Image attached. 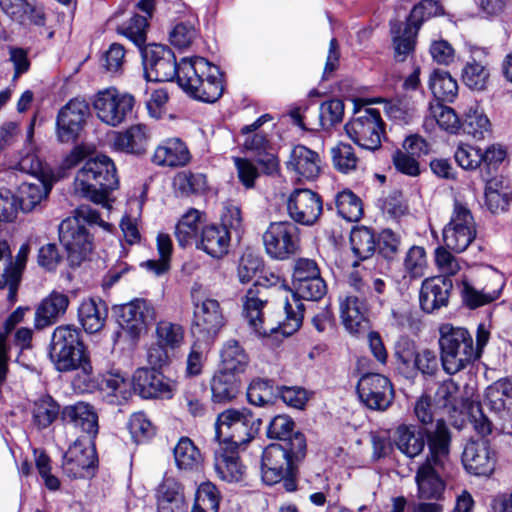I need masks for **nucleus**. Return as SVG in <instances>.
Here are the masks:
<instances>
[{
	"label": "nucleus",
	"mask_w": 512,
	"mask_h": 512,
	"mask_svg": "<svg viewBox=\"0 0 512 512\" xmlns=\"http://www.w3.org/2000/svg\"><path fill=\"white\" fill-rule=\"evenodd\" d=\"M144 72L148 81H172L175 77L181 89L190 97L207 103L216 102L224 86L220 69L203 57L183 58L176 63L168 47L153 44L142 50Z\"/></svg>",
	"instance_id": "f257e3e1"
},
{
	"label": "nucleus",
	"mask_w": 512,
	"mask_h": 512,
	"mask_svg": "<svg viewBox=\"0 0 512 512\" xmlns=\"http://www.w3.org/2000/svg\"><path fill=\"white\" fill-rule=\"evenodd\" d=\"M266 292V287L257 285L247 291L243 302L244 317L258 336H267L269 332H280L284 336H290L298 331L302 325L304 305L300 298L311 301L320 300L326 294L327 286L321 277L294 287V292L291 293L290 298H285L284 310L286 317L277 328L264 327L262 309L267 303Z\"/></svg>",
	"instance_id": "f03ea898"
},
{
	"label": "nucleus",
	"mask_w": 512,
	"mask_h": 512,
	"mask_svg": "<svg viewBox=\"0 0 512 512\" xmlns=\"http://www.w3.org/2000/svg\"><path fill=\"white\" fill-rule=\"evenodd\" d=\"M119 180L114 162L105 155L85 161L74 180V191L90 201L110 208L108 195L118 187Z\"/></svg>",
	"instance_id": "7ed1b4c3"
},
{
	"label": "nucleus",
	"mask_w": 512,
	"mask_h": 512,
	"mask_svg": "<svg viewBox=\"0 0 512 512\" xmlns=\"http://www.w3.org/2000/svg\"><path fill=\"white\" fill-rule=\"evenodd\" d=\"M440 361L443 370L454 375L479 359L470 332L464 327L442 324L439 328Z\"/></svg>",
	"instance_id": "20e7f679"
},
{
	"label": "nucleus",
	"mask_w": 512,
	"mask_h": 512,
	"mask_svg": "<svg viewBox=\"0 0 512 512\" xmlns=\"http://www.w3.org/2000/svg\"><path fill=\"white\" fill-rule=\"evenodd\" d=\"M50 359L60 372L82 368L87 372V357L81 331L74 325L57 326L51 336Z\"/></svg>",
	"instance_id": "39448f33"
},
{
	"label": "nucleus",
	"mask_w": 512,
	"mask_h": 512,
	"mask_svg": "<svg viewBox=\"0 0 512 512\" xmlns=\"http://www.w3.org/2000/svg\"><path fill=\"white\" fill-rule=\"evenodd\" d=\"M261 420L247 409H227L215 422V437L221 445L240 448L249 443L259 431Z\"/></svg>",
	"instance_id": "423d86ee"
},
{
	"label": "nucleus",
	"mask_w": 512,
	"mask_h": 512,
	"mask_svg": "<svg viewBox=\"0 0 512 512\" xmlns=\"http://www.w3.org/2000/svg\"><path fill=\"white\" fill-rule=\"evenodd\" d=\"M476 235V223L470 209L456 200L450 221L443 228L444 245L455 253H462L475 240Z\"/></svg>",
	"instance_id": "0eeeda50"
},
{
	"label": "nucleus",
	"mask_w": 512,
	"mask_h": 512,
	"mask_svg": "<svg viewBox=\"0 0 512 512\" xmlns=\"http://www.w3.org/2000/svg\"><path fill=\"white\" fill-rule=\"evenodd\" d=\"M262 239L266 253L276 260H286L300 251V229L290 221L270 223Z\"/></svg>",
	"instance_id": "6e6552de"
},
{
	"label": "nucleus",
	"mask_w": 512,
	"mask_h": 512,
	"mask_svg": "<svg viewBox=\"0 0 512 512\" xmlns=\"http://www.w3.org/2000/svg\"><path fill=\"white\" fill-rule=\"evenodd\" d=\"M135 99L131 94L122 93L114 87L98 91L92 105L97 117L103 123L116 127L123 123L132 112Z\"/></svg>",
	"instance_id": "1a4fd4ad"
},
{
	"label": "nucleus",
	"mask_w": 512,
	"mask_h": 512,
	"mask_svg": "<svg viewBox=\"0 0 512 512\" xmlns=\"http://www.w3.org/2000/svg\"><path fill=\"white\" fill-rule=\"evenodd\" d=\"M359 113L360 115L346 123L345 131L359 147L371 151L377 150L381 146V138L384 134L380 112L374 108H367Z\"/></svg>",
	"instance_id": "9d476101"
},
{
	"label": "nucleus",
	"mask_w": 512,
	"mask_h": 512,
	"mask_svg": "<svg viewBox=\"0 0 512 512\" xmlns=\"http://www.w3.org/2000/svg\"><path fill=\"white\" fill-rule=\"evenodd\" d=\"M59 239L71 266L80 265L93 251V237L77 219H65L60 223Z\"/></svg>",
	"instance_id": "9b49d317"
},
{
	"label": "nucleus",
	"mask_w": 512,
	"mask_h": 512,
	"mask_svg": "<svg viewBox=\"0 0 512 512\" xmlns=\"http://www.w3.org/2000/svg\"><path fill=\"white\" fill-rule=\"evenodd\" d=\"M288 216L297 224L314 225L323 212L320 195L310 189H294L287 198Z\"/></svg>",
	"instance_id": "f8f14e48"
},
{
	"label": "nucleus",
	"mask_w": 512,
	"mask_h": 512,
	"mask_svg": "<svg viewBox=\"0 0 512 512\" xmlns=\"http://www.w3.org/2000/svg\"><path fill=\"white\" fill-rule=\"evenodd\" d=\"M357 392L361 401L372 410H386L393 400L390 380L379 373H365L358 381Z\"/></svg>",
	"instance_id": "ddd939ff"
},
{
	"label": "nucleus",
	"mask_w": 512,
	"mask_h": 512,
	"mask_svg": "<svg viewBox=\"0 0 512 512\" xmlns=\"http://www.w3.org/2000/svg\"><path fill=\"white\" fill-rule=\"evenodd\" d=\"M90 114L88 103L79 98L71 99L57 115V137L60 142H74L78 139Z\"/></svg>",
	"instance_id": "4468645a"
},
{
	"label": "nucleus",
	"mask_w": 512,
	"mask_h": 512,
	"mask_svg": "<svg viewBox=\"0 0 512 512\" xmlns=\"http://www.w3.org/2000/svg\"><path fill=\"white\" fill-rule=\"evenodd\" d=\"M97 461L93 441L78 438L66 451L63 471L72 478H84L91 474Z\"/></svg>",
	"instance_id": "2eb2a0df"
},
{
	"label": "nucleus",
	"mask_w": 512,
	"mask_h": 512,
	"mask_svg": "<svg viewBox=\"0 0 512 512\" xmlns=\"http://www.w3.org/2000/svg\"><path fill=\"white\" fill-rule=\"evenodd\" d=\"M194 311L193 325L200 333H217L224 325L220 303L210 297H201L196 290L191 292Z\"/></svg>",
	"instance_id": "dca6fc26"
},
{
	"label": "nucleus",
	"mask_w": 512,
	"mask_h": 512,
	"mask_svg": "<svg viewBox=\"0 0 512 512\" xmlns=\"http://www.w3.org/2000/svg\"><path fill=\"white\" fill-rule=\"evenodd\" d=\"M133 390L142 398H171L174 383L154 368H139L132 377Z\"/></svg>",
	"instance_id": "f3484780"
},
{
	"label": "nucleus",
	"mask_w": 512,
	"mask_h": 512,
	"mask_svg": "<svg viewBox=\"0 0 512 512\" xmlns=\"http://www.w3.org/2000/svg\"><path fill=\"white\" fill-rule=\"evenodd\" d=\"M462 463L472 475L490 476L496 468L497 453L487 441H470L462 453Z\"/></svg>",
	"instance_id": "a211bd4d"
},
{
	"label": "nucleus",
	"mask_w": 512,
	"mask_h": 512,
	"mask_svg": "<svg viewBox=\"0 0 512 512\" xmlns=\"http://www.w3.org/2000/svg\"><path fill=\"white\" fill-rule=\"evenodd\" d=\"M154 319V308L143 299L124 304L120 309V325L132 339H137L145 332Z\"/></svg>",
	"instance_id": "6ab92c4d"
},
{
	"label": "nucleus",
	"mask_w": 512,
	"mask_h": 512,
	"mask_svg": "<svg viewBox=\"0 0 512 512\" xmlns=\"http://www.w3.org/2000/svg\"><path fill=\"white\" fill-rule=\"evenodd\" d=\"M191 160L192 155L187 144L178 137L162 140L151 156L154 165L165 168L185 167Z\"/></svg>",
	"instance_id": "aec40b11"
},
{
	"label": "nucleus",
	"mask_w": 512,
	"mask_h": 512,
	"mask_svg": "<svg viewBox=\"0 0 512 512\" xmlns=\"http://www.w3.org/2000/svg\"><path fill=\"white\" fill-rule=\"evenodd\" d=\"M287 450L279 444H271L262 453V479L268 485L280 482L292 469Z\"/></svg>",
	"instance_id": "412c9836"
},
{
	"label": "nucleus",
	"mask_w": 512,
	"mask_h": 512,
	"mask_svg": "<svg viewBox=\"0 0 512 512\" xmlns=\"http://www.w3.org/2000/svg\"><path fill=\"white\" fill-rule=\"evenodd\" d=\"M62 418L64 422L84 433L85 436L80 438L87 441H93L99 432L98 414L89 403L77 402L66 406L62 411Z\"/></svg>",
	"instance_id": "4be33fe9"
},
{
	"label": "nucleus",
	"mask_w": 512,
	"mask_h": 512,
	"mask_svg": "<svg viewBox=\"0 0 512 512\" xmlns=\"http://www.w3.org/2000/svg\"><path fill=\"white\" fill-rule=\"evenodd\" d=\"M70 304L69 296L58 290L51 291L35 309L34 326L38 330L57 323L66 313Z\"/></svg>",
	"instance_id": "5701e85b"
},
{
	"label": "nucleus",
	"mask_w": 512,
	"mask_h": 512,
	"mask_svg": "<svg viewBox=\"0 0 512 512\" xmlns=\"http://www.w3.org/2000/svg\"><path fill=\"white\" fill-rule=\"evenodd\" d=\"M445 469V465H437L428 461L419 465L415 474L419 498L435 500L441 498L446 486L442 476Z\"/></svg>",
	"instance_id": "b1692460"
},
{
	"label": "nucleus",
	"mask_w": 512,
	"mask_h": 512,
	"mask_svg": "<svg viewBox=\"0 0 512 512\" xmlns=\"http://www.w3.org/2000/svg\"><path fill=\"white\" fill-rule=\"evenodd\" d=\"M453 284L450 278L437 276L427 278L420 289V305L423 311L433 313L447 306Z\"/></svg>",
	"instance_id": "393cba45"
},
{
	"label": "nucleus",
	"mask_w": 512,
	"mask_h": 512,
	"mask_svg": "<svg viewBox=\"0 0 512 512\" xmlns=\"http://www.w3.org/2000/svg\"><path fill=\"white\" fill-rule=\"evenodd\" d=\"M286 165L299 177L314 180L321 173L322 159L318 152L299 144L292 148Z\"/></svg>",
	"instance_id": "a878e982"
},
{
	"label": "nucleus",
	"mask_w": 512,
	"mask_h": 512,
	"mask_svg": "<svg viewBox=\"0 0 512 512\" xmlns=\"http://www.w3.org/2000/svg\"><path fill=\"white\" fill-rule=\"evenodd\" d=\"M366 313L365 298L354 295L352 292L340 298V316L344 327L350 333H361L368 328Z\"/></svg>",
	"instance_id": "bb28decb"
},
{
	"label": "nucleus",
	"mask_w": 512,
	"mask_h": 512,
	"mask_svg": "<svg viewBox=\"0 0 512 512\" xmlns=\"http://www.w3.org/2000/svg\"><path fill=\"white\" fill-rule=\"evenodd\" d=\"M150 131L144 124H135L123 131L114 132L112 147L127 154L141 155L148 146Z\"/></svg>",
	"instance_id": "cd10ccee"
},
{
	"label": "nucleus",
	"mask_w": 512,
	"mask_h": 512,
	"mask_svg": "<svg viewBox=\"0 0 512 512\" xmlns=\"http://www.w3.org/2000/svg\"><path fill=\"white\" fill-rule=\"evenodd\" d=\"M238 449L218 444L214 455V468L218 476L227 482H239L245 475V466L240 462Z\"/></svg>",
	"instance_id": "c85d7f7f"
},
{
	"label": "nucleus",
	"mask_w": 512,
	"mask_h": 512,
	"mask_svg": "<svg viewBox=\"0 0 512 512\" xmlns=\"http://www.w3.org/2000/svg\"><path fill=\"white\" fill-rule=\"evenodd\" d=\"M428 454L424 461L448 465L451 434L444 420H438L433 430L426 432Z\"/></svg>",
	"instance_id": "c756f323"
},
{
	"label": "nucleus",
	"mask_w": 512,
	"mask_h": 512,
	"mask_svg": "<svg viewBox=\"0 0 512 512\" xmlns=\"http://www.w3.org/2000/svg\"><path fill=\"white\" fill-rule=\"evenodd\" d=\"M231 236L225 226L211 224L201 229L197 248L214 258H220L228 253Z\"/></svg>",
	"instance_id": "7c9ffc66"
},
{
	"label": "nucleus",
	"mask_w": 512,
	"mask_h": 512,
	"mask_svg": "<svg viewBox=\"0 0 512 512\" xmlns=\"http://www.w3.org/2000/svg\"><path fill=\"white\" fill-rule=\"evenodd\" d=\"M108 308L101 299H84L78 308V320L87 333H97L105 326Z\"/></svg>",
	"instance_id": "2f4dec72"
},
{
	"label": "nucleus",
	"mask_w": 512,
	"mask_h": 512,
	"mask_svg": "<svg viewBox=\"0 0 512 512\" xmlns=\"http://www.w3.org/2000/svg\"><path fill=\"white\" fill-rule=\"evenodd\" d=\"M157 512H181L184 506L183 487L173 477H164L156 490Z\"/></svg>",
	"instance_id": "473e14b6"
},
{
	"label": "nucleus",
	"mask_w": 512,
	"mask_h": 512,
	"mask_svg": "<svg viewBox=\"0 0 512 512\" xmlns=\"http://www.w3.org/2000/svg\"><path fill=\"white\" fill-rule=\"evenodd\" d=\"M484 49L472 50V57L468 60L462 69V80L464 84L472 90L483 91L487 88L490 78V72L487 63H484L480 58L485 55Z\"/></svg>",
	"instance_id": "72a5a7b5"
},
{
	"label": "nucleus",
	"mask_w": 512,
	"mask_h": 512,
	"mask_svg": "<svg viewBox=\"0 0 512 512\" xmlns=\"http://www.w3.org/2000/svg\"><path fill=\"white\" fill-rule=\"evenodd\" d=\"M243 146L246 150L256 154V162L261 167L262 172L268 175L274 174L278 170L277 157L267 151L269 141L262 133L245 134Z\"/></svg>",
	"instance_id": "f704fd0d"
},
{
	"label": "nucleus",
	"mask_w": 512,
	"mask_h": 512,
	"mask_svg": "<svg viewBox=\"0 0 512 512\" xmlns=\"http://www.w3.org/2000/svg\"><path fill=\"white\" fill-rule=\"evenodd\" d=\"M173 457L176 467L185 472L199 471L204 461L198 447L186 436L181 437L176 443Z\"/></svg>",
	"instance_id": "c9c22d12"
},
{
	"label": "nucleus",
	"mask_w": 512,
	"mask_h": 512,
	"mask_svg": "<svg viewBox=\"0 0 512 512\" xmlns=\"http://www.w3.org/2000/svg\"><path fill=\"white\" fill-rule=\"evenodd\" d=\"M203 215L197 209L188 210L178 221L175 228V236L180 246L185 247L199 241L203 228Z\"/></svg>",
	"instance_id": "e433bc0d"
},
{
	"label": "nucleus",
	"mask_w": 512,
	"mask_h": 512,
	"mask_svg": "<svg viewBox=\"0 0 512 512\" xmlns=\"http://www.w3.org/2000/svg\"><path fill=\"white\" fill-rule=\"evenodd\" d=\"M30 412L34 427L43 430L57 420L60 406L51 396L42 395L31 403Z\"/></svg>",
	"instance_id": "4c0bfd02"
},
{
	"label": "nucleus",
	"mask_w": 512,
	"mask_h": 512,
	"mask_svg": "<svg viewBox=\"0 0 512 512\" xmlns=\"http://www.w3.org/2000/svg\"><path fill=\"white\" fill-rule=\"evenodd\" d=\"M395 444L407 457L414 458L423 452L425 436L415 426L400 425L396 429Z\"/></svg>",
	"instance_id": "58836bf2"
},
{
	"label": "nucleus",
	"mask_w": 512,
	"mask_h": 512,
	"mask_svg": "<svg viewBox=\"0 0 512 512\" xmlns=\"http://www.w3.org/2000/svg\"><path fill=\"white\" fill-rule=\"evenodd\" d=\"M460 130L477 140L491 135V122L479 105L471 106L465 113Z\"/></svg>",
	"instance_id": "ea45409f"
},
{
	"label": "nucleus",
	"mask_w": 512,
	"mask_h": 512,
	"mask_svg": "<svg viewBox=\"0 0 512 512\" xmlns=\"http://www.w3.org/2000/svg\"><path fill=\"white\" fill-rule=\"evenodd\" d=\"M434 122H436L442 130L451 134L458 133L461 126V121L454 109L443 105L439 101L430 104L428 114L425 117L424 126L428 128L432 126Z\"/></svg>",
	"instance_id": "a19ab883"
},
{
	"label": "nucleus",
	"mask_w": 512,
	"mask_h": 512,
	"mask_svg": "<svg viewBox=\"0 0 512 512\" xmlns=\"http://www.w3.org/2000/svg\"><path fill=\"white\" fill-rule=\"evenodd\" d=\"M173 187L178 195L187 197L204 194L209 185L204 173L183 170L174 176Z\"/></svg>",
	"instance_id": "79ce46f5"
},
{
	"label": "nucleus",
	"mask_w": 512,
	"mask_h": 512,
	"mask_svg": "<svg viewBox=\"0 0 512 512\" xmlns=\"http://www.w3.org/2000/svg\"><path fill=\"white\" fill-rule=\"evenodd\" d=\"M132 388V382L117 373L106 375L101 382V391L105 399L114 405L126 402L132 395Z\"/></svg>",
	"instance_id": "37998d69"
},
{
	"label": "nucleus",
	"mask_w": 512,
	"mask_h": 512,
	"mask_svg": "<svg viewBox=\"0 0 512 512\" xmlns=\"http://www.w3.org/2000/svg\"><path fill=\"white\" fill-rule=\"evenodd\" d=\"M51 186L40 179L23 182L18 187L17 199L23 212L32 211L50 192Z\"/></svg>",
	"instance_id": "c03bdc74"
},
{
	"label": "nucleus",
	"mask_w": 512,
	"mask_h": 512,
	"mask_svg": "<svg viewBox=\"0 0 512 512\" xmlns=\"http://www.w3.org/2000/svg\"><path fill=\"white\" fill-rule=\"evenodd\" d=\"M429 88L439 102H453L458 94L457 81L449 72L440 69L431 73Z\"/></svg>",
	"instance_id": "a18cd8bd"
},
{
	"label": "nucleus",
	"mask_w": 512,
	"mask_h": 512,
	"mask_svg": "<svg viewBox=\"0 0 512 512\" xmlns=\"http://www.w3.org/2000/svg\"><path fill=\"white\" fill-rule=\"evenodd\" d=\"M239 391V383L235 373L219 370L211 380V392L215 402H226L234 399Z\"/></svg>",
	"instance_id": "49530a36"
},
{
	"label": "nucleus",
	"mask_w": 512,
	"mask_h": 512,
	"mask_svg": "<svg viewBox=\"0 0 512 512\" xmlns=\"http://www.w3.org/2000/svg\"><path fill=\"white\" fill-rule=\"evenodd\" d=\"M221 362V370L237 374L245 371L249 358L236 340H229L222 348Z\"/></svg>",
	"instance_id": "de8ad7c7"
},
{
	"label": "nucleus",
	"mask_w": 512,
	"mask_h": 512,
	"mask_svg": "<svg viewBox=\"0 0 512 512\" xmlns=\"http://www.w3.org/2000/svg\"><path fill=\"white\" fill-rule=\"evenodd\" d=\"M419 26H414L410 22L404 24L403 28L395 30L392 28L393 46L395 58L397 61H405L406 58L414 51L416 44V35Z\"/></svg>",
	"instance_id": "09e8293b"
},
{
	"label": "nucleus",
	"mask_w": 512,
	"mask_h": 512,
	"mask_svg": "<svg viewBox=\"0 0 512 512\" xmlns=\"http://www.w3.org/2000/svg\"><path fill=\"white\" fill-rule=\"evenodd\" d=\"M350 243L354 255L362 260L372 256L376 247L374 234L367 227L354 228L350 234Z\"/></svg>",
	"instance_id": "8fccbe9b"
},
{
	"label": "nucleus",
	"mask_w": 512,
	"mask_h": 512,
	"mask_svg": "<svg viewBox=\"0 0 512 512\" xmlns=\"http://www.w3.org/2000/svg\"><path fill=\"white\" fill-rule=\"evenodd\" d=\"M335 202L338 213L343 219L356 222L361 218L363 214L362 202L352 191L339 192Z\"/></svg>",
	"instance_id": "3c124183"
},
{
	"label": "nucleus",
	"mask_w": 512,
	"mask_h": 512,
	"mask_svg": "<svg viewBox=\"0 0 512 512\" xmlns=\"http://www.w3.org/2000/svg\"><path fill=\"white\" fill-rule=\"evenodd\" d=\"M403 267L404 278L409 277L410 280H413L423 277L427 269L425 249L421 246H412L405 254Z\"/></svg>",
	"instance_id": "603ef678"
},
{
	"label": "nucleus",
	"mask_w": 512,
	"mask_h": 512,
	"mask_svg": "<svg viewBox=\"0 0 512 512\" xmlns=\"http://www.w3.org/2000/svg\"><path fill=\"white\" fill-rule=\"evenodd\" d=\"M156 340L170 350L178 349L184 342V328L177 323L160 321L155 329Z\"/></svg>",
	"instance_id": "864d4df0"
},
{
	"label": "nucleus",
	"mask_w": 512,
	"mask_h": 512,
	"mask_svg": "<svg viewBox=\"0 0 512 512\" xmlns=\"http://www.w3.org/2000/svg\"><path fill=\"white\" fill-rule=\"evenodd\" d=\"M512 397V382L502 380L489 387L486 392V405L496 413L506 414V399Z\"/></svg>",
	"instance_id": "5fc2aeb1"
},
{
	"label": "nucleus",
	"mask_w": 512,
	"mask_h": 512,
	"mask_svg": "<svg viewBox=\"0 0 512 512\" xmlns=\"http://www.w3.org/2000/svg\"><path fill=\"white\" fill-rule=\"evenodd\" d=\"M218 490L212 483H203L196 492V498L191 512H218Z\"/></svg>",
	"instance_id": "6e6d98bb"
},
{
	"label": "nucleus",
	"mask_w": 512,
	"mask_h": 512,
	"mask_svg": "<svg viewBox=\"0 0 512 512\" xmlns=\"http://www.w3.org/2000/svg\"><path fill=\"white\" fill-rule=\"evenodd\" d=\"M333 166L341 173H349L356 170L359 159L351 145L339 143L331 149Z\"/></svg>",
	"instance_id": "4d7b16f0"
},
{
	"label": "nucleus",
	"mask_w": 512,
	"mask_h": 512,
	"mask_svg": "<svg viewBox=\"0 0 512 512\" xmlns=\"http://www.w3.org/2000/svg\"><path fill=\"white\" fill-rule=\"evenodd\" d=\"M417 351L412 341L403 338L395 346V357L398 369L407 376H414V365Z\"/></svg>",
	"instance_id": "13d9d810"
},
{
	"label": "nucleus",
	"mask_w": 512,
	"mask_h": 512,
	"mask_svg": "<svg viewBox=\"0 0 512 512\" xmlns=\"http://www.w3.org/2000/svg\"><path fill=\"white\" fill-rule=\"evenodd\" d=\"M321 277L320 268L315 260L299 258L295 261L292 275L293 287Z\"/></svg>",
	"instance_id": "bf43d9fd"
},
{
	"label": "nucleus",
	"mask_w": 512,
	"mask_h": 512,
	"mask_svg": "<svg viewBox=\"0 0 512 512\" xmlns=\"http://www.w3.org/2000/svg\"><path fill=\"white\" fill-rule=\"evenodd\" d=\"M198 37V30L191 21L177 23L169 33L170 43L180 49L189 47Z\"/></svg>",
	"instance_id": "052dcab7"
},
{
	"label": "nucleus",
	"mask_w": 512,
	"mask_h": 512,
	"mask_svg": "<svg viewBox=\"0 0 512 512\" xmlns=\"http://www.w3.org/2000/svg\"><path fill=\"white\" fill-rule=\"evenodd\" d=\"M344 103L340 99H331L323 102L319 108V121L323 129H328L342 121Z\"/></svg>",
	"instance_id": "680f3d73"
},
{
	"label": "nucleus",
	"mask_w": 512,
	"mask_h": 512,
	"mask_svg": "<svg viewBox=\"0 0 512 512\" xmlns=\"http://www.w3.org/2000/svg\"><path fill=\"white\" fill-rule=\"evenodd\" d=\"M31 251L29 243H24L20 246L15 259L11 257V292H10V300H14L16 297V291L21 279V275L23 270L26 267V263L28 260L29 253Z\"/></svg>",
	"instance_id": "e2e57ef3"
},
{
	"label": "nucleus",
	"mask_w": 512,
	"mask_h": 512,
	"mask_svg": "<svg viewBox=\"0 0 512 512\" xmlns=\"http://www.w3.org/2000/svg\"><path fill=\"white\" fill-rule=\"evenodd\" d=\"M455 161L460 167L473 170L483 162L482 150L469 144H461L455 152Z\"/></svg>",
	"instance_id": "0e129e2a"
},
{
	"label": "nucleus",
	"mask_w": 512,
	"mask_h": 512,
	"mask_svg": "<svg viewBox=\"0 0 512 512\" xmlns=\"http://www.w3.org/2000/svg\"><path fill=\"white\" fill-rule=\"evenodd\" d=\"M272 396V386L267 380H253L247 389L248 401L255 406H264L270 403Z\"/></svg>",
	"instance_id": "69168bd1"
},
{
	"label": "nucleus",
	"mask_w": 512,
	"mask_h": 512,
	"mask_svg": "<svg viewBox=\"0 0 512 512\" xmlns=\"http://www.w3.org/2000/svg\"><path fill=\"white\" fill-rule=\"evenodd\" d=\"M263 266L261 257L253 254L252 252H246L240 258L238 266V277L240 282L248 283L252 281L258 272H260Z\"/></svg>",
	"instance_id": "338daca9"
},
{
	"label": "nucleus",
	"mask_w": 512,
	"mask_h": 512,
	"mask_svg": "<svg viewBox=\"0 0 512 512\" xmlns=\"http://www.w3.org/2000/svg\"><path fill=\"white\" fill-rule=\"evenodd\" d=\"M147 26L148 20L145 16L134 15L122 28V33L138 47H142L146 41Z\"/></svg>",
	"instance_id": "774afa93"
}]
</instances>
